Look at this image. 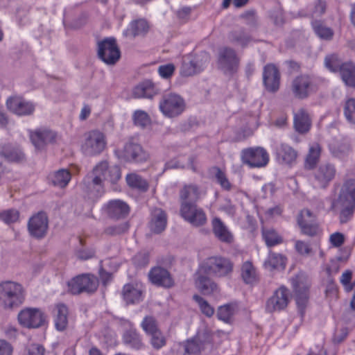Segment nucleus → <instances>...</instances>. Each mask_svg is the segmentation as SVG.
<instances>
[{
	"mask_svg": "<svg viewBox=\"0 0 355 355\" xmlns=\"http://www.w3.org/2000/svg\"><path fill=\"white\" fill-rule=\"evenodd\" d=\"M241 277L246 284H252L257 281L258 275L252 262L245 261L241 267Z\"/></svg>",
	"mask_w": 355,
	"mask_h": 355,
	"instance_id": "c03bdc74",
	"label": "nucleus"
},
{
	"mask_svg": "<svg viewBox=\"0 0 355 355\" xmlns=\"http://www.w3.org/2000/svg\"><path fill=\"white\" fill-rule=\"evenodd\" d=\"M106 146L105 135L99 130H92L85 135V140L81 146L82 152L87 156H94L101 153Z\"/></svg>",
	"mask_w": 355,
	"mask_h": 355,
	"instance_id": "39448f33",
	"label": "nucleus"
},
{
	"mask_svg": "<svg viewBox=\"0 0 355 355\" xmlns=\"http://www.w3.org/2000/svg\"><path fill=\"white\" fill-rule=\"evenodd\" d=\"M52 315L55 329L63 331L68 326L69 309L63 303L55 304L52 309Z\"/></svg>",
	"mask_w": 355,
	"mask_h": 355,
	"instance_id": "cd10ccee",
	"label": "nucleus"
},
{
	"mask_svg": "<svg viewBox=\"0 0 355 355\" xmlns=\"http://www.w3.org/2000/svg\"><path fill=\"white\" fill-rule=\"evenodd\" d=\"M148 336L150 337V343L155 349H160L166 344V338L160 330Z\"/></svg>",
	"mask_w": 355,
	"mask_h": 355,
	"instance_id": "864d4df0",
	"label": "nucleus"
},
{
	"mask_svg": "<svg viewBox=\"0 0 355 355\" xmlns=\"http://www.w3.org/2000/svg\"><path fill=\"white\" fill-rule=\"evenodd\" d=\"M312 26L315 33L322 40H330L333 37L334 31L331 28L324 26L320 21L312 22Z\"/></svg>",
	"mask_w": 355,
	"mask_h": 355,
	"instance_id": "a18cd8bd",
	"label": "nucleus"
},
{
	"mask_svg": "<svg viewBox=\"0 0 355 355\" xmlns=\"http://www.w3.org/2000/svg\"><path fill=\"white\" fill-rule=\"evenodd\" d=\"M175 71V66L173 64L160 65L158 67V73L163 78H168Z\"/></svg>",
	"mask_w": 355,
	"mask_h": 355,
	"instance_id": "e2e57ef3",
	"label": "nucleus"
},
{
	"mask_svg": "<svg viewBox=\"0 0 355 355\" xmlns=\"http://www.w3.org/2000/svg\"><path fill=\"white\" fill-rule=\"evenodd\" d=\"M230 41L241 47L246 46L252 40V37L243 29L240 28L232 31L229 35Z\"/></svg>",
	"mask_w": 355,
	"mask_h": 355,
	"instance_id": "37998d69",
	"label": "nucleus"
},
{
	"mask_svg": "<svg viewBox=\"0 0 355 355\" xmlns=\"http://www.w3.org/2000/svg\"><path fill=\"white\" fill-rule=\"evenodd\" d=\"M351 149L348 144H341L338 147L331 148V154L337 158L344 159L349 153Z\"/></svg>",
	"mask_w": 355,
	"mask_h": 355,
	"instance_id": "052dcab7",
	"label": "nucleus"
},
{
	"mask_svg": "<svg viewBox=\"0 0 355 355\" xmlns=\"http://www.w3.org/2000/svg\"><path fill=\"white\" fill-rule=\"evenodd\" d=\"M179 197L180 207L196 203L200 198V191L196 184H185L180 190Z\"/></svg>",
	"mask_w": 355,
	"mask_h": 355,
	"instance_id": "c756f323",
	"label": "nucleus"
},
{
	"mask_svg": "<svg viewBox=\"0 0 355 355\" xmlns=\"http://www.w3.org/2000/svg\"><path fill=\"white\" fill-rule=\"evenodd\" d=\"M193 300L198 304L201 312L207 317H211L214 313V309L202 297L194 295Z\"/></svg>",
	"mask_w": 355,
	"mask_h": 355,
	"instance_id": "5fc2aeb1",
	"label": "nucleus"
},
{
	"mask_svg": "<svg viewBox=\"0 0 355 355\" xmlns=\"http://www.w3.org/2000/svg\"><path fill=\"white\" fill-rule=\"evenodd\" d=\"M336 169L331 163L320 164L314 171L312 184L316 189H325L336 176Z\"/></svg>",
	"mask_w": 355,
	"mask_h": 355,
	"instance_id": "2eb2a0df",
	"label": "nucleus"
},
{
	"mask_svg": "<svg viewBox=\"0 0 355 355\" xmlns=\"http://www.w3.org/2000/svg\"><path fill=\"white\" fill-rule=\"evenodd\" d=\"M167 220L165 212L161 209H155L152 211L151 220L149 223L150 230L155 233H160L165 230Z\"/></svg>",
	"mask_w": 355,
	"mask_h": 355,
	"instance_id": "72a5a7b5",
	"label": "nucleus"
},
{
	"mask_svg": "<svg viewBox=\"0 0 355 355\" xmlns=\"http://www.w3.org/2000/svg\"><path fill=\"white\" fill-rule=\"evenodd\" d=\"M297 223L303 234L309 236H318L322 233V230L316 222L315 216L309 209L301 211Z\"/></svg>",
	"mask_w": 355,
	"mask_h": 355,
	"instance_id": "f3484780",
	"label": "nucleus"
},
{
	"mask_svg": "<svg viewBox=\"0 0 355 355\" xmlns=\"http://www.w3.org/2000/svg\"><path fill=\"white\" fill-rule=\"evenodd\" d=\"M143 292L141 284H128L123 286V297L127 304L139 303L143 300Z\"/></svg>",
	"mask_w": 355,
	"mask_h": 355,
	"instance_id": "473e14b6",
	"label": "nucleus"
},
{
	"mask_svg": "<svg viewBox=\"0 0 355 355\" xmlns=\"http://www.w3.org/2000/svg\"><path fill=\"white\" fill-rule=\"evenodd\" d=\"M148 277L151 283L159 286L170 288L174 284L169 272L162 267L153 268L148 273Z\"/></svg>",
	"mask_w": 355,
	"mask_h": 355,
	"instance_id": "393cba45",
	"label": "nucleus"
},
{
	"mask_svg": "<svg viewBox=\"0 0 355 355\" xmlns=\"http://www.w3.org/2000/svg\"><path fill=\"white\" fill-rule=\"evenodd\" d=\"M133 123L135 125L141 128H146L150 123V118L147 112L137 110L132 114Z\"/></svg>",
	"mask_w": 355,
	"mask_h": 355,
	"instance_id": "09e8293b",
	"label": "nucleus"
},
{
	"mask_svg": "<svg viewBox=\"0 0 355 355\" xmlns=\"http://www.w3.org/2000/svg\"><path fill=\"white\" fill-rule=\"evenodd\" d=\"M19 216V213L15 209H9L0 213V219L7 224L17 222Z\"/></svg>",
	"mask_w": 355,
	"mask_h": 355,
	"instance_id": "bf43d9fd",
	"label": "nucleus"
},
{
	"mask_svg": "<svg viewBox=\"0 0 355 355\" xmlns=\"http://www.w3.org/2000/svg\"><path fill=\"white\" fill-rule=\"evenodd\" d=\"M352 277V272L350 270L345 271L340 277V283L343 285L345 291L347 292L351 291L354 288V285L350 284Z\"/></svg>",
	"mask_w": 355,
	"mask_h": 355,
	"instance_id": "0e129e2a",
	"label": "nucleus"
},
{
	"mask_svg": "<svg viewBox=\"0 0 355 355\" xmlns=\"http://www.w3.org/2000/svg\"><path fill=\"white\" fill-rule=\"evenodd\" d=\"M8 110L17 116H28L33 114L35 105L19 96L9 97L6 101Z\"/></svg>",
	"mask_w": 355,
	"mask_h": 355,
	"instance_id": "aec40b11",
	"label": "nucleus"
},
{
	"mask_svg": "<svg viewBox=\"0 0 355 355\" xmlns=\"http://www.w3.org/2000/svg\"><path fill=\"white\" fill-rule=\"evenodd\" d=\"M291 89L296 98L305 99L316 92L318 86L312 77L308 75H300L293 80Z\"/></svg>",
	"mask_w": 355,
	"mask_h": 355,
	"instance_id": "0eeeda50",
	"label": "nucleus"
},
{
	"mask_svg": "<svg viewBox=\"0 0 355 355\" xmlns=\"http://www.w3.org/2000/svg\"><path fill=\"white\" fill-rule=\"evenodd\" d=\"M123 343L134 349H141L144 347L141 336L135 329L126 330L123 335Z\"/></svg>",
	"mask_w": 355,
	"mask_h": 355,
	"instance_id": "c9c22d12",
	"label": "nucleus"
},
{
	"mask_svg": "<svg viewBox=\"0 0 355 355\" xmlns=\"http://www.w3.org/2000/svg\"><path fill=\"white\" fill-rule=\"evenodd\" d=\"M204 348V343L199 336L188 340L184 346L185 352L189 354H196Z\"/></svg>",
	"mask_w": 355,
	"mask_h": 355,
	"instance_id": "3c124183",
	"label": "nucleus"
},
{
	"mask_svg": "<svg viewBox=\"0 0 355 355\" xmlns=\"http://www.w3.org/2000/svg\"><path fill=\"white\" fill-rule=\"evenodd\" d=\"M52 184L59 188L67 186L71 178V174L67 169H59L49 176Z\"/></svg>",
	"mask_w": 355,
	"mask_h": 355,
	"instance_id": "58836bf2",
	"label": "nucleus"
},
{
	"mask_svg": "<svg viewBox=\"0 0 355 355\" xmlns=\"http://www.w3.org/2000/svg\"><path fill=\"white\" fill-rule=\"evenodd\" d=\"M262 235L268 247L275 246L282 243V237L273 229H263Z\"/></svg>",
	"mask_w": 355,
	"mask_h": 355,
	"instance_id": "de8ad7c7",
	"label": "nucleus"
},
{
	"mask_svg": "<svg viewBox=\"0 0 355 355\" xmlns=\"http://www.w3.org/2000/svg\"><path fill=\"white\" fill-rule=\"evenodd\" d=\"M68 292L73 295L94 293L98 287V278L92 274H81L67 282Z\"/></svg>",
	"mask_w": 355,
	"mask_h": 355,
	"instance_id": "20e7f679",
	"label": "nucleus"
},
{
	"mask_svg": "<svg viewBox=\"0 0 355 355\" xmlns=\"http://www.w3.org/2000/svg\"><path fill=\"white\" fill-rule=\"evenodd\" d=\"M48 225L49 220L46 214L44 212H39L29 219L28 230L32 236L42 239L47 233Z\"/></svg>",
	"mask_w": 355,
	"mask_h": 355,
	"instance_id": "412c9836",
	"label": "nucleus"
},
{
	"mask_svg": "<svg viewBox=\"0 0 355 355\" xmlns=\"http://www.w3.org/2000/svg\"><path fill=\"white\" fill-rule=\"evenodd\" d=\"M243 163L251 168L265 167L269 162V154L263 147H251L242 150L241 155Z\"/></svg>",
	"mask_w": 355,
	"mask_h": 355,
	"instance_id": "1a4fd4ad",
	"label": "nucleus"
},
{
	"mask_svg": "<svg viewBox=\"0 0 355 355\" xmlns=\"http://www.w3.org/2000/svg\"><path fill=\"white\" fill-rule=\"evenodd\" d=\"M88 174L92 177H97L103 184L105 180L114 184L121 177L119 167L117 166H109L106 161L100 162L95 166L92 171Z\"/></svg>",
	"mask_w": 355,
	"mask_h": 355,
	"instance_id": "ddd939ff",
	"label": "nucleus"
},
{
	"mask_svg": "<svg viewBox=\"0 0 355 355\" xmlns=\"http://www.w3.org/2000/svg\"><path fill=\"white\" fill-rule=\"evenodd\" d=\"M216 178L217 179L218 182L220 184V186L226 189L230 190L231 188V184L227 180L225 174L220 169H218L216 173Z\"/></svg>",
	"mask_w": 355,
	"mask_h": 355,
	"instance_id": "338daca9",
	"label": "nucleus"
},
{
	"mask_svg": "<svg viewBox=\"0 0 355 355\" xmlns=\"http://www.w3.org/2000/svg\"><path fill=\"white\" fill-rule=\"evenodd\" d=\"M277 159L285 164L291 165L297 157V151L291 146L282 144L277 150Z\"/></svg>",
	"mask_w": 355,
	"mask_h": 355,
	"instance_id": "e433bc0d",
	"label": "nucleus"
},
{
	"mask_svg": "<svg viewBox=\"0 0 355 355\" xmlns=\"http://www.w3.org/2000/svg\"><path fill=\"white\" fill-rule=\"evenodd\" d=\"M290 299V291L285 286L277 289L266 303V310L268 313L280 311L286 309Z\"/></svg>",
	"mask_w": 355,
	"mask_h": 355,
	"instance_id": "6ab92c4d",
	"label": "nucleus"
},
{
	"mask_svg": "<svg viewBox=\"0 0 355 355\" xmlns=\"http://www.w3.org/2000/svg\"><path fill=\"white\" fill-rule=\"evenodd\" d=\"M134 263L139 267H144L149 263L148 254L146 252H140L133 257Z\"/></svg>",
	"mask_w": 355,
	"mask_h": 355,
	"instance_id": "69168bd1",
	"label": "nucleus"
},
{
	"mask_svg": "<svg viewBox=\"0 0 355 355\" xmlns=\"http://www.w3.org/2000/svg\"><path fill=\"white\" fill-rule=\"evenodd\" d=\"M334 208H342L340 214L341 223H345L351 219L355 209V180L346 181L340 191L338 198L335 200Z\"/></svg>",
	"mask_w": 355,
	"mask_h": 355,
	"instance_id": "f257e3e1",
	"label": "nucleus"
},
{
	"mask_svg": "<svg viewBox=\"0 0 355 355\" xmlns=\"http://www.w3.org/2000/svg\"><path fill=\"white\" fill-rule=\"evenodd\" d=\"M286 266V258L281 254L270 252L263 263L264 268L270 271L275 269H284Z\"/></svg>",
	"mask_w": 355,
	"mask_h": 355,
	"instance_id": "4c0bfd02",
	"label": "nucleus"
},
{
	"mask_svg": "<svg viewBox=\"0 0 355 355\" xmlns=\"http://www.w3.org/2000/svg\"><path fill=\"white\" fill-rule=\"evenodd\" d=\"M149 26L146 20L139 19L132 21L125 31L126 35L135 37L148 32Z\"/></svg>",
	"mask_w": 355,
	"mask_h": 355,
	"instance_id": "ea45409f",
	"label": "nucleus"
},
{
	"mask_svg": "<svg viewBox=\"0 0 355 355\" xmlns=\"http://www.w3.org/2000/svg\"><path fill=\"white\" fill-rule=\"evenodd\" d=\"M118 153L119 158L128 162H144L149 158V154L142 146L133 142L126 143Z\"/></svg>",
	"mask_w": 355,
	"mask_h": 355,
	"instance_id": "dca6fc26",
	"label": "nucleus"
},
{
	"mask_svg": "<svg viewBox=\"0 0 355 355\" xmlns=\"http://www.w3.org/2000/svg\"><path fill=\"white\" fill-rule=\"evenodd\" d=\"M19 324L26 328H38L44 322V315L41 310L26 308L21 310L17 316Z\"/></svg>",
	"mask_w": 355,
	"mask_h": 355,
	"instance_id": "a211bd4d",
	"label": "nucleus"
},
{
	"mask_svg": "<svg viewBox=\"0 0 355 355\" xmlns=\"http://www.w3.org/2000/svg\"><path fill=\"white\" fill-rule=\"evenodd\" d=\"M280 75L278 69L274 64H267L263 68V80L266 89L275 92L279 87Z\"/></svg>",
	"mask_w": 355,
	"mask_h": 355,
	"instance_id": "5701e85b",
	"label": "nucleus"
},
{
	"mask_svg": "<svg viewBox=\"0 0 355 355\" xmlns=\"http://www.w3.org/2000/svg\"><path fill=\"white\" fill-rule=\"evenodd\" d=\"M200 272L214 277H225L233 270V263L227 258L220 256L210 257L205 259L199 266Z\"/></svg>",
	"mask_w": 355,
	"mask_h": 355,
	"instance_id": "7ed1b4c3",
	"label": "nucleus"
},
{
	"mask_svg": "<svg viewBox=\"0 0 355 355\" xmlns=\"http://www.w3.org/2000/svg\"><path fill=\"white\" fill-rule=\"evenodd\" d=\"M44 348L39 344H31L27 349L26 355H44Z\"/></svg>",
	"mask_w": 355,
	"mask_h": 355,
	"instance_id": "774afa93",
	"label": "nucleus"
},
{
	"mask_svg": "<svg viewBox=\"0 0 355 355\" xmlns=\"http://www.w3.org/2000/svg\"><path fill=\"white\" fill-rule=\"evenodd\" d=\"M25 299L23 286L13 281L0 282V307L5 310H13L19 307Z\"/></svg>",
	"mask_w": 355,
	"mask_h": 355,
	"instance_id": "f03ea898",
	"label": "nucleus"
},
{
	"mask_svg": "<svg viewBox=\"0 0 355 355\" xmlns=\"http://www.w3.org/2000/svg\"><path fill=\"white\" fill-rule=\"evenodd\" d=\"M343 63L336 54L327 55L324 58V66L333 73H338Z\"/></svg>",
	"mask_w": 355,
	"mask_h": 355,
	"instance_id": "8fccbe9b",
	"label": "nucleus"
},
{
	"mask_svg": "<svg viewBox=\"0 0 355 355\" xmlns=\"http://www.w3.org/2000/svg\"><path fill=\"white\" fill-rule=\"evenodd\" d=\"M338 73L345 85L355 87V64L352 62H344Z\"/></svg>",
	"mask_w": 355,
	"mask_h": 355,
	"instance_id": "f704fd0d",
	"label": "nucleus"
},
{
	"mask_svg": "<svg viewBox=\"0 0 355 355\" xmlns=\"http://www.w3.org/2000/svg\"><path fill=\"white\" fill-rule=\"evenodd\" d=\"M212 231L214 236L221 242L232 243L234 241V235L228 227L219 218H214L211 220Z\"/></svg>",
	"mask_w": 355,
	"mask_h": 355,
	"instance_id": "2f4dec72",
	"label": "nucleus"
},
{
	"mask_svg": "<svg viewBox=\"0 0 355 355\" xmlns=\"http://www.w3.org/2000/svg\"><path fill=\"white\" fill-rule=\"evenodd\" d=\"M126 182L130 187L142 191H146L148 188V184L146 180L135 173L128 175L126 176Z\"/></svg>",
	"mask_w": 355,
	"mask_h": 355,
	"instance_id": "49530a36",
	"label": "nucleus"
},
{
	"mask_svg": "<svg viewBox=\"0 0 355 355\" xmlns=\"http://www.w3.org/2000/svg\"><path fill=\"white\" fill-rule=\"evenodd\" d=\"M293 125L295 131L300 134H306L310 130L312 118L307 110L300 108L294 113Z\"/></svg>",
	"mask_w": 355,
	"mask_h": 355,
	"instance_id": "bb28decb",
	"label": "nucleus"
},
{
	"mask_svg": "<svg viewBox=\"0 0 355 355\" xmlns=\"http://www.w3.org/2000/svg\"><path fill=\"white\" fill-rule=\"evenodd\" d=\"M234 313L233 308L231 305L226 304L220 306L217 311V317L219 320L227 322Z\"/></svg>",
	"mask_w": 355,
	"mask_h": 355,
	"instance_id": "13d9d810",
	"label": "nucleus"
},
{
	"mask_svg": "<svg viewBox=\"0 0 355 355\" xmlns=\"http://www.w3.org/2000/svg\"><path fill=\"white\" fill-rule=\"evenodd\" d=\"M198 268L196 273L195 284L196 288L204 295H211L218 291L217 284Z\"/></svg>",
	"mask_w": 355,
	"mask_h": 355,
	"instance_id": "7c9ffc66",
	"label": "nucleus"
},
{
	"mask_svg": "<svg viewBox=\"0 0 355 355\" xmlns=\"http://www.w3.org/2000/svg\"><path fill=\"white\" fill-rule=\"evenodd\" d=\"M29 136L32 144L38 150L43 149L46 145L55 142L57 134L47 128H39L30 131Z\"/></svg>",
	"mask_w": 355,
	"mask_h": 355,
	"instance_id": "4be33fe9",
	"label": "nucleus"
},
{
	"mask_svg": "<svg viewBox=\"0 0 355 355\" xmlns=\"http://www.w3.org/2000/svg\"><path fill=\"white\" fill-rule=\"evenodd\" d=\"M98 56L105 64H114L121 57V52L114 38H106L98 43Z\"/></svg>",
	"mask_w": 355,
	"mask_h": 355,
	"instance_id": "f8f14e48",
	"label": "nucleus"
},
{
	"mask_svg": "<svg viewBox=\"0 0 355 355\" xmlns=\"http://www.w3.org/2000/svg\"><path fill=\"white\" fill-rule=\"evenodd\" d=\"M141 327L147 336L159 331L156 320L152 316H146L141 323Z\"/></svg>",
	"mask_w": 355,
	"mask_h": 355,
	"instance_id": "603ef678",
	"label": "nucleus"
},
{
	"mask_svg": "<svg viewBox=\"0 0 355 355\" xmlns=\"http://www.w3.org/2000/svg\"><path fill=\"white\" fill-rule=\"evenodd\" d=\"M296 251L301 255L308 256L311 253V248L308 243L303 241H296L295 243Z\"/></svg>",
	"mask_w": 355,
	"mask_h": 355,
	"instance_id": "680f3d73",
	"label": "nucleus"
},
{
	"mask_svg": "<svg viewBox=\"0 0 355 355\" xmlns=\"http://www.w3.org/2000/svg\"><path fill=\"white\" fill-rule=\"evenodd\" d=\"M160 92V88L150 80H145L137 85L132 91L135 98H153Z\"/></svg>",
	"mask_w": 355,
	"mask_h": 355,
	"instance_id": "c85d7f7f",
	"label": "nucleus"
},
{
	"mask_svg": "<svg viewBox=\"0 0 355 355\" xmlns=\"http://www.w3.org/2000/svg\"><path fill=\"white\" fill-rule=\"evenodd\" d=\"M1 155L9 162H21L24 159L25 156L21 149L13 148L10 145H6L0 149Z\"/></svg>",
	"mask_w": 355,
	"mask_h": 355,
	"instance_id": "a19ab883",
	"label": "nucleus"
},
{
	"mask_svg": "<svg viewBox=\"0 0 355 355\" xmlns=\"http://www.w3.org/2000/svg\"><path fill=\"white\" fill-rule=\"evenodd\" d=\"M159 107L164 116L173 118L184 112L185 102L180 95L171 93L162 96Z\"/></svg>",
	"mask_w": 355,
	"mask_h": 355,
	"instance_id": "6e6552de",
	"label": "nucleus"
},
{
	"mask_svg": "<svg viewBox=\"0 0 355 355\" xmlns=\"http://www.w3.org/2000/svg\"><path fill=\"white\" fill-rule=\"evenodd\" d=\"M294 288L296 304L300 314H304L309 300L310 283L308 278L302 275H296L291 279Z\"/></svg>",
	"mask_w": 355,
	"mask_h": 355,
	"instance_id": "9b49d317",
	"label": "nucleus"
},
{
	"mask_svg": "<svg viewBox=\"0 0 355 355\" xmlns=\"http://www.w3.org/2000/svg\"><path fill=\"white\" fill-rule=\"evenodd\" d=\"M129 227V224L127 222H123L118 225L107 227L105 230V233L111 236L123 234L128 230Z\"/></svg>",
	"mask_w": 355,
	"mask_h": 355,
	"instance_id": "4d7b16f0",
	"label": "nucleus"
},
{
	"mask_svg": "<svg viewBox=\"0 0 355 355\" xmlns=\"http://www.w3.org/2000/svg\"><path fill=\"white\" fill-rule=\"evenodd\" d=\"M83 190L89 198L94 200L104 193V184L97 177H92L87 174L83 180Z\"/></svg>",
	"mask_w": 355,
	"mask_h": 355,
	"instance_id": "b1692460",
	"label": "nucleus"
},
{
	"mask_svg": "<svg viewBox=\"0 0 355 355\" xmlns=\"http://www.w3.org/2000/svg\"><path fill=\"white\" fill-rule=\"evenodd\" d=\"M320 153L321 147L318 143L311 144L306 157L305 167L308 169L313 168L319 161Z\"/></svg>",
	"mask_w": 355,
	"mask_h": 355,
	"instance_id": "79ce46f5",
	"label": "nucleus"
},
{
	"mask_svg": "<svg viewBox=\"0 0 355 355\" xmlns=\"http://www.w3.org/2000/svg\"><path fill=\"white\" fill-rule=\"evenodd\" d=\"M180 213L184 220L194 227L203 226L207 223V218L205 211L196 203L180 207Z\"/></svg>",
	"mask_w": 355,
	"mask_h": 355,
	"instance_id": "4468645a",
	"label": "nucleus"
},
{
	"mask_svg": "<svg viewBox=\"0 0 355 355\" xmlns=\"http://www.w3.org/2000/svg\"><path fill=\"white\" fill-rule=\"evenodd\" d=\"M240 58L236 51L230 47L225 46L218 51V68L226 75L232 76L239 70Z\"/></svg>",
	"mask_w": 355,
	"mask_h": 355,
	"instance_id": "423d86ee",
	"label": "nucleus"
},
{
	"mask_svg": "<svg viewBox=\"0 0 355 355\" xmlns=\"http://www.w3.org/2000/svg\"><path fill=\"white\" fill-rule=\"evenodd\" d=\"M105 209L108 216L113 219H121L127 217L130 210L129 205L119 199L110 200L107 203Z\"/></svg>",
	"mask_w": 355,
	"mask_h": 355,
	"instance_id": "a878e982",
	"label": "nucleus"
},
{
	"mask_svg": "<svg viewBox=\"0 0 355 355\" xmlns=\"http://www.w3.org/2000/svg\"><path fill=\"white\" fill-rule=\"evenodd\" d=\"M344 114L349 122L355 123V98H349L345 102Z\"/></svg>",
	"mask_w": 355,
	"mask_h": 355,
	"instance_id": "6e6d98bb",
	"label": "nucleus"
},
{
	"mask_svg": "<svg viewBox=\"0 0 355 355\" xmlns=\"http://www.w3.org/2000/svg\"><path fill=\"white\" fill-rule=\"evenodd\" d=\"M207 60V54H188L184 55L182 58V63L180 67L181 76L189 77L200 73L205 67Z\"/></svg>",
	"mask_w": 355,
	"mask_h": 355,
	"instance_id": "9d476101",
	"label": "nucleus"
}]
</instances>
